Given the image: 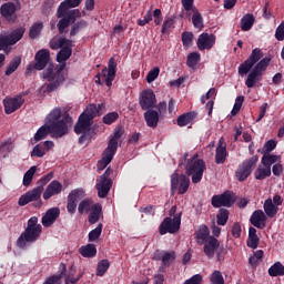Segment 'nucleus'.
Here are the masks:
<instances>
[{"mask_svg":"<svg viewBox=\"0 0 284 284\" xmlns=\"http://www.w3.org/2000/svg\"><path fill=\"white\" fill-rule=\"evenodd\" d=\"M270 61V58L263 59V51H261V49H254L252 51L247 60L239 67L240 77H246L250 72L245 81L246 88H254V85L261 81V77H263V73L267 70Z\"/></svg>","mask_w":284,"mask_h":284,"instance_id":"1","label":"nucleus"},{"mask_svg":"<svg viewBox=\"0 0 284 284\" xmlns=\"http://www.w3.org/2000/svg\"><path fill=\"white\" fill-rule=\"evenodd\" d=\"M70 57H72V44H67L65 47H62L57 55L58 63H62V65L57 69L54 65L50 64L49 68L43 72V79L49 82L47 85L48 92H54V90H57V88H59V85H61V83H63L65 80V78H63V73L61 72L63 68H65V62L68 59H70Z\"/></svg>","mask_w":284,"mask_h":284,"instance_id":"2","label":"nucleus"},{"mask_svg":"<svg viewBox=\"0 0 284 284\" xmlns=\"http://www.w3.org/2000/svg\"><path fill=\"white\" fill-rule=\"evenodd\" d=\"M105 108V104H90L85 111L79 116L78 123L74 126L75 134H82L79 139L81 143L92 139L94 130H92V119L99 116L100 112Z\"/></svg>","mask_w":284,"mask_h":284,"instance_id":"3","label":"nucleus"},{"mask_svg":"<svg viewBox=\"0 0 284 284\" xmlns=\"http://www.w3.org/2000/svg\"><path fill=\"white\" fill-rule=\"evenodd\" d=\"M45 124L52 130L54 139H61L68 134V128L72 125V118L61 114V109H53L45 118Z\"/></svg>","mask_w":284,"mask_h":284,"instance_id":"4","label":"nucleus"},{"mask_svg":"<svg viewBox=\"0 0 284 284\" xmlns=\"http://www.w3.org/2000/svg\"><path fill=\"white\" fill-rule=\"evenodd\" d=\"M122 135L123 132L121 130H116L110 139L108 148L102 153V159L98 162V170L100 172L112 163V159H114V154H116V150L119 148V139H121Z\"/></svg>","mask_w":284,"mask_h":284,"instance_id":"5","label":"nucleus"},{"mask_svg":"<svg viewBox=\"0 0 284 284\" xmlns=\"http://www.w3.org/2000/svg\"><path fill=\"white\" fill-rule=\"evenodd\" d=\"M203 252L206 257L214 258L221 263L225 261V256L227 255V248L221 245V242L214 236L209 237V240L204 243Z\"/></svg>","mask_w":284,"mask_h":284,"instance_id":"6","label":"nucleus"},{"mask_svg":"<svg viewBox=\"0 0 284 284\" xmlns=\"http://www.w3.org/2000/svg\"><path fill=\"white\" fill-rule=\"evenodd\" d=\"M186 174L192 176V183H201L203 179V172H205V162L197 156H193L185 166Z\"/></svg>","mask_w":284,"mask_h":284,"instance_id":"7","label":"nucleus"},{"mask_svg":"<svg viewBox=\"0 0 284 284\" xmlns=\"http://www.w3.org/2000/svg\"><path fill=\"white\" fill-rule=\"evenodd\" d=\"M182 7L184 8L183 16L186 17V19L192 17L194 28L201 30L203 28V16H201L199 9L194 7V0H182Z\"/></svg>","mask_w":284,"mask_h":284,"instance_id":"8","label":"nucleus"},{"mask_svg":"<svg viewBox=\"0 0 284 284\" xmlns=\"http://www.w3.org/2000/svg\"><path fill=\"white\" fill-rule=\"evenodd\" d=\"M110 174H112V169L109 168L97 181L95 189L100 199H105V196L110 194V190H112V180L110 179Z\"/></svg>","mask_w":284,"mask_h":284,"instance_id":"9","label":"nucleus"},{"mask_svg":"<svg viewBox=\"0 0 284 284\" xmlns=\"http://www.w3.org/2000/svg\"><path fill=\"white\" fill-rule=\"evenodd\" d=\"M171 190L172 194H175V192L185 194L190 190V178L183 174L179 175V173L174 172L171 175Z\"/></svg>","mask_w":284,"mask_h":284,"instance_id":"10","label":"nucleus"},{"mask_svg":"<svg viewBox=\"0 0 284 284\" xmlns=\"http://www.w3.org/2000/svg\"><path fill=\"white\" fill-rule=\"evenodd\" d=\"M26 30L23 29H16L9 34L1 33L0 34V50H7L10 48V45H14L16 43H19L21 39H23Z\"/></svg>","mask_w":284,"mask_h":284,"instance_id":"11","label":"nucleus"},{"mask_svg":"<svg viewBox=\"0 0 284 284\" xmlns=\"http://www.w3.org/2000/svg\"><path fill=\"white\" fill-rule=\"evenodd\" d=\"M115 77H116V60H114V58H110L108 69L104 68L101 71V74L97 75L98 80L95 82L101 83V78H102L105 84L108 85V88H110Z\"/></svg>","mask_w":284,"mask_h":284,"instance_id":"12","label":"nucleus"},{"mask_svg":"<svg viewBox=\"0 0 284 284\" xmlns=\"http://www.w3.org/2000/svg\"><path fill=\"white\" fill-rule=\"evenodd\" d=\"M43 229H26L23 233L19 236L17 241L18 247H26L28 243H34V241L39 240L41 236V232Z\"/></svg>","mask_w":284,"mask_h":284,"instance_id":"13","label":"nucleus"},{"mask_svg":"<svg viewBox=\"0 0 284 284\" xmlns=\"http://www.w3.org/2000/svg\"><path fill=\"white\" fill-rule=\"evenodd\" d=\"M258 163V155H254L251 159L244 161L237 169L235 176L237 181H245L250 174H252V168L253 165H256Z\"/></svg>","mask_w":284,"mask_h":284,"instance_id":"14","label":"nucleus"},{"mask_svg":"<svg viewBox=\"0 0 284 284\" xmlns=\"http://www.w3.org/2000/svg\"><path fill=\"white\" fill-rule=\"evenodd\" d=\"M160 234H175L181 230V215H175L172 217H166L160 225Z\"/></svg>","mask_w":284,"mask_h":284,"instance_id":"15","label":"nucleus"},{"mask_svg":"<svg viewBox=\"0 0 284 284\" xmlns=\"http://www.w3.org/2000/svg\"><path fill=\"white\" fill-rule=\"evenodd\" d=\"M281 205H283V197H281V195L266 199L263 205L266 216L274 219V216L278 214V207H281Z\"/></svg>","mask_w":284,"mask_h":284,"instance_id":"16","label":"nucleus"},{"mask_svg":"<svg viewBox=\"0 0 284 284\" xmlns=\"http://www.w3.org/2000/svg\"><path fill=\"white\" fill-rule=\"evenodd\" d=\"M156 105V94L152 89H146L140 93V106L142 110H150Z\"/></svg>","mask_w":284,"mask_h":284,"instance_id":"17","label":"nucleus"},{"mask_svg":"<svg viewBox=\"0 0 284 284\" xmlns=\"http://www.w3.org/2000/svg\"><path fill=\"white\" fill-rule=\"evenodd\" d=\"M213 207H231L234 203V197L230 191L223 194L214 195L211 201Z\"/></svg>","mask_w":284,"mask_h":284,"instance_id":"18","label":"nucleus"},{"mask_svg":"<svg viewBox=\"0 0 284 284\" xmlns=\"http://www.w3.org/2000/svg\"><path fill=\"white\" fill-rule=\"evenodd\" d=\"M23 103L24 100L22 97L6 98L3 100L6 114H12V112H17V110H19Z\"/></svg>","mask_w":284,"mask_h":284,"instance_id":"19","label":"nucleus"},{"mask_svg":"<svg viewBox=\"0 0 284 284\" xmlns=\"http://www.w3.org/2000/svg\"><path fill=\"white\" fill-rule=\"evenodd\" d=\"M43 193L42 186H37L33 190L27 192L19 199V205H28V203H32V201H39L41 199V194Z\"/></svg>","mask_w":284,"mask_h":284,"instance_id":"20","label":"nucleus"},{"mask_svg":"<svg viewBox=\"0 0 284 284\" xmlns=\"http://www.w3.org/2000/svg\"><path fill=\"white\" fill-rule=\"evenodd\" d=\"M61 214V210L59 207H52L47 211V213L42 216V225L43 227H52L57 220Z\"/></svg>","mask_w":284,"mask_h":284,"instance_id":"21","label":"nucleus"},{"mask_svg":"<svg viewBox=\"0 0 284 284\" xmlns=\"http://www.w3.org/2000/svg\"><path fill=\"white\" fill-rule=\"evenodd\" d=\"M36 63L34 69L36 70H43L45 65L50 62V51L47 49H41L36 53Z\"/></svg>","mask_w":284,"mask_h":284,"instance_id":"22","label":"nucleus"},{"mask_svg":"<svg viewBox=\"0 0 284 284\" xmlns=\"http://www.w3.org/2000/svg\"><path fill=\"white\" fill-rule=\"evenodd\" d=\"M216 43V37L214 34L202 33L197 39L199 50H212Z\"/></svg>","mask_w":284,"mask_h":284,"instance_id":"23","label":"nucleus"},{"mask_svg":"<svg viewBox=\"0 0 284 284\" xmlns=\"http://www.w3.org/2000/svg\"><path fill=\"white\" fill-rule=\"evenodd\" d=\"M63 192V184L61 182L53 180L50 182V184L47 186L44 193H43V199L44 201H48L52 199V196H57V194H61Z\"/></svg>","mask_w":284,"mask_h":284,"instance_id":"24","label":"nucleus"},{"mask_svg":"<svg viewBox=\"0 0 284 284\" xmlns=\"http://www.w3.org/2000/svg\"><path fill=\"white\" fill-rule=\"evenodd\" d=\"M250 221L252 225H254V227H258V230H263L265 229L267 216L265 215V212H263V210H257L251 215Z\"/></svg>","mask_w":284,"mask_h":284,"instance_id":"25","label":"nucleus"},{"mask_svg":"<svg viewBox=\"0 0 284 284\" xmlns=\"http://www.w3.org/2000/svg\"><path fill=\"white\" fill-rule=\"evenodd\" d=\"M74 14H79V11L73 10L70 12H65L64 16L60 17V21L58 23V30L59 32L63 33L65 31V28H68V26H70L71 21H74Z\"/></svg>","mask_w":284,"mask_h":284,"instance_id":"26","label":"nucleus"},{"mask_svg":"<svg viewBox=\"0 0 284 284\" xmlns=\"http://www.w3.org/2000/svg\"><path fill=\"white\" fill-rule=\"evenodd\" d=\"M81 6V0H65L60 3L58 8V18L64 17L70 8H77Z\"/></svg>","mask_w":284,"mask_h":284,"instance_id":"27","label":"nucleus"},{"mask_svg":"<svg viewBox=\"0 0 284 284\" xmlns=\"http://www.w3.org/2000/svg\"><path fill=\"white\" fill-rule=\"evenodd\" d=\"M267 176H272V168H268L267 165L261 162V164L254 172V178L257 181H263L264 179H267Z\"/></svg>","mask_w":284,"mask_h":284,"instance_id":"28","label":"nucleus"},{"mask_svg":"<svg viewBox=\"0 0 284 284\" xmlns=\"http://www.w3.org/2000/svg\"><path fill=\"white\" fill-rule=\"evenodd\" d=\"M210 229L205 225H201L199 230L195 232V239L199 245H203L206 241H210Z\"/></svg>","mask_w":284,"mask_h":284,"instance_id":"29","label":"nucleus"},{"mask_svg":"<svg viewBox=\"0 0 284 284\" xmlns=\"http://www.w3.org/2000/svg\"><path fill=\"white\" fill-rule=\"evenodd\" d=\"M260 242H261V239H258V235L256 234V229L250 227L247 247H251V250H256V247H258Z\"/></svg>","mask_w":284,"mask_h":284,"instance_id":"30","label":"nucleus"},{"mask_svg":"<svg viewBox=\"0 0 284 284\" xmlns=\"http://www.w3.org/2000/svg\"><path fill=\"white\" fill-rule=\"evenodd\" d=\"M67 45H72V41L65 39V38H61V37H54L51 41H50V48L51 50H59V48H64Z\"/></svg>","mask_w":284,"mask_h":284,"instance_id":"31","label":"nucleus"},{"mask_svg":"<svg viewBox=\"0 0 284 284\" xmlns=\"http://www.w3.org/2000/svg\"><path fill=\"white\" fill-rule=\"evenodd\" d=\"M262 154L263 156H262L261 163L263 165H266V168H272V165H276V163H280L281 161V156L278 155H274L271 153H262Z\"/></svg>","mask_w":284,"mask_h":284,"instance_id":"32","label":"nucleus"},{"mask_svg":"<svg viewBox=\"0 0 284 284\" xmlns=\"http://www.w3.org/2000/svg\"><path fill=\"white\" fill-rule=\"evenodd\" d=\"M144 119L149 128H156L159 125V112L156 111H146L144 113Z\"/></svg>","mask_w":284,"mask_h":284,"instance_id":"33","label":"nucleus"},{"mask_svg":"<svg viewBox=\"0 0 284 284\" xmlns=\"http://www.w3.org/2000/svg\"><path fill=\"white\" fill-rule=\"evenodd\" d=\"M254 14L247 13L241 19V28L243 32H247L248 30H252V26H254Z\"/></svg>","mask_w":284,"mask_h":284,"instance_id":"34","label":"nucleus"},{"mask_svg":"<svg viewBox=\"0 0 284 284\" xmlns=\"http://www.w3.org/2000/svg\"><path fill=\"white\" fill-rule=\"evenodd\" d=\"M48 134H52V126L48 125L47 123L42 125L37 133L34 134V141H43Z\"/></svg>","mask_w":284,"mask_h":284,"instance_id":"35","label":"nucleus"},{"mask_svg":"<svg viewBox=\"0 0 284 284\" xmlns=\"http://www.w3.org/2000/svg\"><path fill=\"white\" fill-rule=\"evenodd\" d=\"M102 207L101 204L93 205L91 213L89 215V223L94 225V223H99V219H101Z\"/></svg>","mask_w":284,"mask_h":284,"instance_id":"36","label":"nucleus"},{"mask_svg":"<svg viewBox=\"0 0 284 284\" xmlns=\"http://www.w3.org/2000/svg\"><path fill=\"white\" fill-rule=\"evenodd\" d=\"M80 254L85 258H92L97 256V246L94 244H88L80 248Z\"/></svg>","mask_w":284,"mask_h":284,"instance_id":"37","label":"nucleus"},{"mask_svg":"<svg viewBox=\"0 0 284 284\" xmlns=\"http://www.w3.org/2000/svg\"><path fill=\"white\" fill-rule=\"evenodd\" d=\"M34 174H37V166H31L23 175L22 185L24 187H29L30 183H32V179H34Z\"/></svg>","mask_w":284,"mask_h":284,"instance_id":"38","label":"nucleus"},{"mask_svg":"<svg viewBox=\"0 0 284 284\" xmlns=\"http://www.w3.org/2000/svg\"><path fill=\"white\" fill-rule=\"evenodd\" d=\"M94 202H92L91 200H83L78 206V212L80 214H88V212L92 211V207H94Z\"/></svg>","mask_w":284,"mask_h":284,"instance_id":"39","label":"nucleus"},{"mask_svg":"<svg viewBox=\"0 0 284 284\" xmlns=\"http://www.w3.org/2000/svg\"><path fill=\"white\" fill-rule=\"evenodd\" d=\"M263 250L255 251L248 258L250 265H252V267H256V265H258L263 261Z\"/></svg>","mask_w":284,"mask_h":284,"instance_id":"40","label":"nucleus"},{"mask_svg":"<svg viewBox=\"0 0 284 284\" xmlns=\"http://www.w3.org/2000/svg\"><path fill=\"white\" fill-rule=\"evenodd\" d=\"M0 12L2 17H12V13L17 12V7L12 2H7L1 6Z\"/></svg>","mask_w":284,"mask_h":284,"instance_id":"41","label":"nucleus"},{"mask_svg":"<svg viewBox=\"0 0 284 284\" xmlns=\"http://www.w3.org/2000/svg\"><path fill=\"white\" fill-rule=\"evenodd\" d=\"M226 156H227V151L225 146L217 145L216 154H215V163L217 164L225 163Z\"/></svg>","mask_w":284,"mask_h":284,"instance_id":"42","label":"nucleus"},{"mask_svg":"<svg viewBox=\"0 0 284 284\" xmlns=\"http://www.w3.org/2000/svg\"><path fill=\"white\" fill-rule=\"evenodd\" d=\"M192 121H194V114L184 113L178 118V125H180V128H185V125H190Z\"/></svg>","mask_w":284,"mask_h":284,"instance_id":"43","label":"nucleus"},{"mask_svg":"<svg viewBox=\"0 0 284 284\" xmlns=\"http://www.w3.org/2000/svg\"><path fill=\"white\" fill-rule=\"evenodd\" d=\"M270 276H284V266L281 262L275 263L268 268Z\"/></svg>","mask_w":284,"mask_h":284,"instance_id":"44","label":"nucleus"},{"mask_svg":"<svg viewBox=\"0 0 284 284\" xmlns=\"http://www.w3.org/2000/svg\"><path fill=\"white\" fill-rule=\"evenodd\" d=\"M175 258H176V253L174 252L163 251L161 253V261L163 265H170L171 263H174Z\"/></svg>","mask_w":284,"mask_h":284,"instance_id":"45","label":"nucleus"},{"mask_svg":"<svg viewBox=\"0 0 284 284\" xmlns=\"http://www.w3.org/2000/svg\"><path fill=\"white\" fill-rule=\"evenodd\" d=\"M108 270H110V261L108 260H102L98 263V267H97V276H104L105 272H108Z\"/></svg>","mask_w":284,"mask_h":284,"instance_id":"46","label":"nucleus"},{"mask_svg":"<svg viewBox=\"0 0 284 284\" xmlns=\"http://www.w3.org/2000/svg\"><path fill=\"white\" fill-rule=\"evenodd\" d=\"M201 61V53L192 52L187 55L186 65L189 68H196V64Z\"/></svg>","mask_w":284,"mask_h":284,"instance_id":"47","label":"nucleus"},{"mask_svg":"<svg viewBox=\"0 0 284 284\" xmlns=\"http://www.w3.org/2000/svg\"><path fill=\"white\" fill-rule=\"evenodd\" d=\"M103 232V224L100 223L95 229H93L91 232H89V241L92 243L94 241H98V239L101 236Z\"/></svg>","mask_w":284,"mask_h":284,"instance_id":"48","label":"nucleus"},{"mask_svg":"<svg viewBox=\"0 0 284 284\" xmlns=\"http://www.w3.org/2000/svg\"><path fill=\"white\" fill-rule=\"evenodd\" d=\"M41 30H43V23L42 22L34 23L30 28L29 37L31 39H37L39 37V34H41Z\"/></svg>","mask_w":284,"mask_h":284,"instance_id":"49","label":"nucleus"},{"mask_svg":"<svg viewBox=\"0 0 284 284\" xmlns=\"http://www.w3.org/2000/svg\"><path fill=\"white\" fill-rule=\"evenodd\" d=\"M68 197L78 203L79 201H81V199L85 197V191L83 189H75L71 191Z\"/></svg>","mask_w":284,"mask_h":284,"instance_id":"50","label":"nucleus"},{"mask_svg":"<svg viewBox=\"0 0 284 284\" xmlns=\"http://www.w3.org/2000/svg\"><path fill=\"white\" fill-rule=\"evenodd\" d=\"M216 219L217 225H226L227 219H230V212L225 209H221Z\"/></svg>","mask_w":284,"mask_h":284,"instance_id":"51","label":"nucleus"},{"mask_svg":"<svg viewBox=\"0 0 284 284\" xmlns=\"http://www.w3.org/2000/svg\"><path fill=\"white\" fill-rule=\"evenodd\" d=\"M274 150H276V141L274 140H268L265 144L264 148L262 150H260L258 152L261 154H270V152H274Z\"/></svg>","mask_w":284,"mask_h":284,"instance_id":"52","label":"nucleus"},{"mask_svg":"<svg viewBox=\"0 0 284 284\" xmlns=\"http://www.w3.org/2000/svg\"><path fill=\"white\" fill-rule=\"evenodd\" d=\"M244 101H245V97H243V95H239L235 99V104H234L233 110H232V115L233 116H236V114H239V112H241V108H243V102Z\"/></svg>","mask_w":284,"mask_h":284,"instance_id":"53","label":"nucleus"},{"mask_svg":"<svg viewBox=\"0 0 284 284\" xmlns=\"http://www.w3.org/2000/svg\"><path fill=\"white\" fill-rule=\"evenodd\" d=\"M20 63H21L20 59L18 58L13 59L6 70L7 77H10V74H12L13 72H17V69L19 68Z\"/></svg>","mask_w":284,"mask_h":284,"instance_id":"54","label":"nucleus"},{"mask_svg":"<svg viewBox=\"0 0 284 284\" xmlns=\"http://www.w3.org/2000/svg\"><path fill=\"white\" fill-rule=\"evenodd\" d=\"M119 120V113L111 112L103 116V123L105 125H112V123L116 122Z\"/></svg>","mask_w":284,"mask_h":284,"instance_id":"55","label":"nucleus"},{"mask_svg":"<svg viewBox=\"0 0 284 284\" xmlns=\"http://www.w3.org/2000/svg\"><path fill=\"white\" fill-rule=\"evenodd\" d=\"M160 72L161 70L159 69V67H155L152 70H150L146 75L148 83H153V81H156V79H159Z\"/></svg>","mask_w":284,"mask_h":284,"instance_id":"56","label":"nucleus"},{"mask_svg":"<svg viewBox=\"0 0 284 284\" xmlns=\"http://www.w3.org/2000/svg\"><path fill=\"white\" fill-rule=\"evenodd\" d=\"M211 283L212 284H225V280L223 278V274H221V271H214L212 273Z\"/></svg>","mask_w":284,"mask_h":284,"instance_id":"57","label":"nucleus"},{"mask_svg":"<svg viewBox=\"0 0 284 284\" xmlns=\"http://www.w3.org/2000/svg\"><path fill=\"white\" fill-rule=\"evenodd\" d=\"M31 156H38V159H42V156H45V149H43L41 144L36 145L31 152Z\"/></svg>","mask_w":284,"mask_h":284,"instance_id":"58","label":"nucleus"},{"mask_svg":"<svg viewBox=\"0 0 284 284\" xmlns=\"http://www.w3.org/2000/svg\"><path fill=\"white\" fill-rule=\"evenodd\" d=\"M192 39H194V34H192V32L182 33V42L186 48L192 45Z\"/></svg>","mask_w":284,"mask_h":284,"instance_id":"59","label":"nucleus"},{"mask_svg":"<svg viewBox=\"0 0 284 284\" xmlns=\"http://www.w3.org/2000/svg\"><path fill=\"white\" fill-rule=\"evenodd\" d=\"M27 229H40L43 230V227L41 226V224H39V219L37 216H32L29 221H28V226Z\"/></svg>","mask_w":284,"mask_h":284,"instance_id":"60","label":"nucleus"},{"mask_svg":"<svg viewBox=\"0 0 284 284\" xmlns=\"http://www.w3.org/2000/svg\"><path fill=\"white\" fill-rule=\"evenodd\" d=\"M275 39L277 41H284V21L275 30Z\"/></svg>","mask_w":284,"mask_h":284,"instance_id":"61","label":"nucleus"},{"mask_svg":"<svg viewBox=\"0 0 284 284\" xmlns=\"http://www.w3.org/2000/svg\"><path fill=\"white\" fill-rule=\"evenodd\" d=\"M52 176H53V174L49 173L45 176L41 178L38 181V187H42V191H43V187H45V185H48V183H50V181H52Z\"/></svg>","mask_w":284,"mask_h":284,"instance_id":"62","label":"nucleus"},{"mask_svg":"<svg viewBox=\"0 0 284 284\" xmlns=\"http://www.w3.org/2000/svg\"><path fill=\"white\" fill-rule=\"evenodd\" d=\"M243 230L241 229V224L240 223H234L232 226V236L234 239H241V234H242Z\"/></svg>","mask_w":284,"mask_h":284,"instance_id":"63","label":"nucleus"},{"mask_svg":"<svg viewBox=\"0 0 284 284\" xmlns=\"http://www.w3.org/2000/svg\"><path fill=\"white\" fill-rule=\"evenodd\" d=\"M67 210L69 214H74L77 212V201L72 200L71 197H68Z\"/></svg>","mask_w":284,"mask_h":284,"instance_id":"64","label":"nucleus"}]
</instances>
